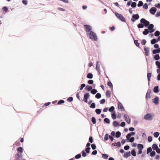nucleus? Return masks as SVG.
<instances>
[{
    "mask_svg": "<svg viewBox=\"0 0 160 160\" xmlns=\"http://www.w3.org/2000/svg\"><path fill=\"white\" fill-rule=\"evenodd\" d=\"M18 152L15 155V158L14 160H22L23 155L22 154L23 149L21 147H19L17 149Z\"/></svg>",
    "mask_w": 160,
    "mask_h": 160,
    "instance_id": "nucleus-1",
    "label": "nucleus"
},
{
    "mask_svg": "<svg viewBox=\"0 0 160 160\" xmlns=\"http://www.w3.org/2000/svg\"><path fill=\"white\" fill-rule=\"evenodd\" d=\"M90 38L92 40L96 41L98 39V38L95 33L92 31H90L89 33Z\"/></svg>",
    "mask_w": 160,
    "mask_h": 160,
    "instance_id": "nucleus-2",
    "label": "nucleus"
},
{
    "mask_svg": "<svg viewBox=\"0 0 160 160\" xmlns=\"http://www.w3.org/2000/svg\"><path fill=\"white\" fill-rule=\"evenodd\" d=\"M154 115L152 113H147L144 116V119L147 120H151L152 119Z\"/></svg>",
    "mask_w": 160,
    "mask_h": 160,
    "instance_id": "nucleus-3",
    "label": "nucleus"
},
{
    "mask_svg": "<svg viewBox=\"0 0 160 160\" xmlns=\"http://www.w3.org/2000/svg\"><path fill=\"white\" fill-rule=\"evenodd\" d=\"M115 14L116 16L117 17V18L122 21L123 22H125L126 21V19L125 18L122 14H120L118 12H116L115 13Z\"/></svg>",
    "mask_w": 160,
    "mask_h": 160,
    "instance_id": "nucleus-4",
    "label": "nucleus"
},
{
    "mask_svg": "<svg viewBox=\"0 0 160 160\" xmlns=\"http://www.w3.org/2000/svg\"><path fill=\"white\" fill-rule=\"evenodd\" d=\"M140 22L144 24L145 26L147 27V26L149 25V22L148 21L146 20L144 18H142L140 20Z\"/></svg>",
    "mask_w": 160,
    "mask_h": 160,
    "instance_id": "nucleus-5",
    "label": "nucleus"
},
{
    "mask_svg": "<svg viewBox=\"0 0 160 160\" xmlns=\"http://www.w3.org/2000/svg\"><path fill=\"white\" fill-rule=\"evenodd\" d=\"M89 97V95L88 93H86L84 95V98L83 99V101L87 103L88 102L87 99Z\"/></svg>",
    "mask_w": 160,
    "mask_h": 160,
    "instance_id": "nucleus-6",
    "label": "nucleus"
},
{
    "mask_svg": "<svg viewBox=\"0 0 160 160\" xmlns=\"http://www.w3.org/2000/svg\"><path fill=\"white\" fill-rule=\"evenodd\" d=\"M84 27L87 32H89L92 30V27L89 25H85Z\"/></svg>",
    "mask_w": 160,
    "mask_h": 160,
    "instance_id": "nucleus-7",
    "label": "nucleus"
},
{
    "mask_svg": "<svg viewBox=\"0 0 160 160\" xmlns=\"http://www.w3.org/2000/svg\"><path fill=\"white\" fill-rule=\"evenodd\" d=\"M124 117L127 123L128 124H130L131 122V121L129 116L127 114H124Z\"/></svg>",
    "mask_w": 160,
    "mask_h": 160,
    "instance_id": "nucleus-8",
    "label": "nucleus"
},
{
    "mask_svg": "<svg viewBox=\"0 0 160 160\" xmlns=\"http://www.w3.org/2000/svg\"><path fill=\"white\" fill-rule=\"evenodd\" d=\"M139 18V15L138 14H135L132 16L131 18V21L132 22H135L136 20L138 19Z\"/></svg>",
    "mask_w": 160,
    "mask_h": 160,
    "instance_id": "nucleus-9",
    "label": "nucleus"
},
{
    "mask_svg": "<svg viewBox=\"0 0 160 160\" xmlns=\"http://www.w3.org/2000/svg\"><path fill=\"white\" fill-rule=\"evenodd\" d=\"M153 24H151L149 25L148 29L149 30V32L150 33H152L155 30L153 28Z\"/></svg>",
    "mask_w": 160,
    "mask_h": 160,
    "instance_id": "nucleus-10",
    "label": "nucleus"
},
{
    "mask_svg": "<svg viewBox=\"0 0 160 160\" xmlns=\"http://www.w3.org/2000/svg\"><path fill=\"white\" fill-rule=\"evenodd\" d=\"M157 9L155 7H152L150 10V12L152 14H154L156 12Z\"/></svg>",
    "mask_w": 160,
    "mask_h": 160,
    "instance_id": "nucleus-11",
    "label": "nucleus"
},
{
    "mask_svg": "<svg viewBox=\"0 0 160 160\" xmlns=\"http://www.w3.org/2000/svg\"><path fill=\"white\" fill-rule=\"evenodd\" d=\"M96 69L99 72V74H100V65L99 64V62L98 61L96 62Z\"/></svg>",
    "mask_w": 160,
    "mask_h": 160,
    "instance_id": "nucleus-12",
    "label": "nucleus"
},
{
    "mask_svg": "<svg viewBox=\"0 0 160 160\" xmlns=\"http://www.w3.org/2000/svg\"><path fill=\"white\" fill-rule=\"evenodd\" d=\"M118 109H120L121 111H123L124 110V108L123 107L122 105L120 102H119L118 103Z\"/></svg>",
    "mask_w": 160,
    "mask_h": 160,
    "instance_id": "nucleus-13",
    "label": "nucleus"
},
{
    "mask_svg": "<svg viewBox=\"0 0 160 160\" xmlns=\"http://www.w3.org/2000/svg\"><path fill=\"white\" fill-rule=\"evenodd\" d=\"M158 100L159 98L158 97H157L153 99L152 102L156 105H158Z\"/></svg>",
    "mask_w": 160,
    "mask_h": 160,
    "instance_id": "nucleus-14",
    "label": "nucleus"
},
{
    "mask_svg": "<svg viewBox=\"0 0 160 160\" xmlns=\"http://www.w3.org/2000/svg\"><path fill=\"white\" fill-rule=\"evenodd\" d=\"M131 155V152H126L123 155V157L125 158H128Z\"/></svg>",
    "mask_w": 160,
    "mask_h": 160,
    "instance_id": "nucleus-15",
    "label": "nucleus"
},
{
    "mask_svg": "<svg viewBox=\"0 0 160 160\" xmlns=\"http://www.w3.org/2000/svg\"><path fill=\"white\" fill-rule=\"evenodd\" d=\"M145 51V54L146 56H148L149 54V48L147 47H145L144 48Z\"/></svg>",
    "mask_w": 160,
    "mask_h": 160,
    "instance_id": "nucleus-16",
    "label": "nucleus"
},
{
    "mask_svg": "<svg viewBox=\"0 0 160 160\" xmlns=\"http://www.w3.org/2000/svg\"><path fill=\"white\" fill-rule=\"evenodd\" d=\"M137 147L139 150H142L143 148V145L141 144H138L137 145Z\"/></svg>",
    "mask_w": 160,
    "mask_h": 160,
    "instance_id": "nucleus-17",
    "label": "nucleus"
},
{
    "mask_svg": "<svg viewBox=\"0 0 160 160\" xmlns=\"http://www.w3.org/2000/svg\"><path fill=\"white\" fill-rule=\"evenodd\" d=\"M160 52V48H158L157 49L154 50L152 51V53L153 54H156L159 53Z\"/></svg>",
    "mask_w": 160,
    "mask_h": 160,
    "instance_id": "nucleus-18",
    "label": "nucleus"
},
{
    "mask_svg": "<svg viewBox=\"0 0 160 160\" xmlns=\"http://www.w3.org/2000/svg\"><path fill=\"white\" fill-rule=\"evenodd\" d=\"M85 89L88 91H91L92 89V87L91 86L87 85L85 88Z\"/></svg>",
    "mask_w": 160,
    "mask_h": 160,
    "instance_id": "nucleus-19",
    "label": "nucleus"
},
{
    "mask_svg": "<svg viewBox=\"0 0 160 160\" xmlns=\"http://www.w3.org/2000/svg\"><path fill=\"white\" fill-rule=\"evenodd\" d=\"M112 145L114 146H117L118 147H121V144L120 142H118L117 143L115 142L113 143L112 144Z\"/></svg>",
    "mask_w": 160,
    "mask_h": 160,
    "instance_id": "nucleus-20",
    "label": "nucleus"
},
{
    "mask_svg": "<svg viewBox=\"0 0 160 160\" xmlns=\"http://www.w3.org/2000/svg\"><path fill=\"white\" fill-rule=\"evenodd\" d=\"M150 98V91L149 92H148L146 94V98L148 99Z\"/></svg>",
    "mask_w": 160,
    "mask_h": 160,
    "instance_id": "nucleus-21",
    "label": "nucleus"
},
{
    "mask_svg": "<svg viewBox=\"0 0 160 160\" xmlns=\"http://www.w3.org/2000/svg\"><path fill=\"white\" fill-rule=\"evenodd\" d=\"M153 92L155 93H157L158 92V86H155L154 87Z\"/></svg>",
    "mask_w": 160,
    "mask_h": 160,
    "instance_id": "nucleus-22",
    "label": "nucleus"
},
{
    "mask_svg": "<svg viewBox=\"0 0 160 160\" xmlns=\"http://www.w3.org/2000/svg\"><path fill=\"white\" fill-rule=\"evenodd\" d=\"M149 32V30L148 29H146L143 32V34L144 35H146L148 34Z\"/></svg>",
    "mask_w": 160,
    "mask_h": 160,
    "instance_id": "nucleus-23",
    "label": "nucleus"
},
{
    "mask_svg": "<svg viewBox=\"0 0 160 160\" xmlns=\"http://www.w3.org/2000/svg\"><path fill=\"white\" fill-rule=\"evenodd\" d=\"M158 148V146L155 144H153L152 145V148L153 150H156Z\"/></svg>",
    "mask_w": 160,
    "mask_h": 160,
    "instance_id": "nucleus-24",
    "label": "nucleus"
},
{
    "mask_svg": "<svg viewBox=\"0 0 160 160\" xmlns=\"http://www.w3.org/2000/svg\"><path fill=\"white\" fill-rule=\"evenodd\" d=\"M151 73H148L147 74V78L148 81H149L150 80L151 78Z\"/></svg>",
    "mask_w": 160,
    "mask_h": 160,
    "instance_id": "nucleus-25",
    "label": "nucleus"
},
{
    "mask_svg": "<svg viewBox=\"0 0 160 160\" xmlns=\"http://www.w3.org/2000/svg\"><path fill=\"white\" fill-rule=\"evenodd\" d=\"M154 59L156 60H158L160 59V56L158 54H156L154 56Z\"/></svg>",
    "mask_w": 160,
    "mask_h": 160,
    "instance_id": "nucleus-26",
    "label": "nucleus"
},
{
    "mask_svg": "<svg viewBox=\"0 0 160 160\" xmlns=\"http://www.w3.org/2000/svg\"><path fill=\"white\" fill-rule=\"evenodd\" d=\"M93 77V75L91 73H89L87 75V78H88L91 79Z\"/></svg>",
    "mask_w": 160,
    "mask_h": 160,
    "instance_id": "nucleus-27",
    "label": "nucleus"
},
{
    "mask_svg": "<svg viewBox=\"0 0 160 160\" xmlns=\"http://www.w3.org/2000/svg\"><path fill=\"white\" fill-rule=\"evenodd\" d=\"M158 42L155 39H153L151 41V43L152 44H154Z\"/></svg>",
    "mask_w": 160,
    "mask_h": 160,
    "instance_id": "nucleus-28",
    "label": "nucleus"
},
{
    "mask_svg": "<svg viewBox=\"0 0 160 160\" xmlns=\"http://www.w3.org/2000/svg\"><path fill=\"white\" fill-rule=\"evenodd\" d=\"M121 135V133L119 131H118L116 133V137L117 138H119L120 136Z\"/></svg>",
    "mask_w": 160,
    "mask_h": 160,
    "instance_id": "nucleus-29",
    "label": "nucleus"
},
{
    "mask_svg": "<svg viewBox=\"0 0 160 160\" xmlns=\"http://www.w3.org/2000/svg\"><path fill=\"white\" fill-rule=\"evenodd\" d=\"M111 92L109 91H108L106 92V95L107 97L109 98L110 97Z\"/></svg>",
    "mask_w": 160,
    "mask_h": 160,
    "instance_id": "nucleus-30",
    "label": "nucleus"
},
{
    "mask_svg": "<svg viewBox=\"0 0 160 160\" xmlns=\"http://www.w3.org/2000/svg\"><path fill=\"white\" fill-rule=\"evenodd\" d=\"M97 92V90L95 89H93L91 90V92L92 94H96Z\"/></svg>",
    "mask_w": 160,
    "mask_h": 160,
    "instance_id": "nucleus-31",
    "label": "nucleus"
},
{
    "mask_svg": "<svg viewBox=\"0 0 160 160\" xmlns=\"http://www.w3.org/2000/svg\"><path fill=\"white\" fill-rule=\"evenodd\" d=\"M101 94L99 93H97L95 95L96 98L99 99L101 98Z\"/></svg>",
    "mask_w": 160,
    "mask_h": 160,
    "instance_id": "nucleus-32",
    "label": "nucleus"
},
{
    "mask_svg": "<svg viewBox=\"0 0 160 160\" xmlns=\"http://www.w3.org/2000/svg\"><path fill=\"white\" fill-rule=\"evenodd\" d=\"M95 112L97 114H99L101 112V110L99 109H97L95 110Z\"/></svg>",
    "mask_w": 160,
    "mask_h": 160,
    "instance_id": "nucleus-33",
    "label": "nucleus"
},
{
    "mask_svg": "<svg viewBox=\"0 0 160 160\" xmlns=\"http://www.w3.org/2000/svg\"><path fill=\"white\" fill-rule=\"evenodd\" d=\"M159 135V132H155L153 134V135H154V137H155L156 138H157L158 136Z\"/></svg>",
    "mask_w": 160,
    "mask_h": 160,
    "instance_id": "nucleus-34",
    "label": "nucleus"
},
{
    "mask_svg": "<svg viewBox=\"0 0 160 160\" xmlns=\"http://www.w3.org/2000/svg\"><path fill=\"white\" fill-rule=\"evenodd\" d=\"M112 118L114 120L116 118V116L114 112L112 114Z\"/></svg>",
    "mask_w": 160,
    "mask_h": 160,
    "instance_id": "nucleus-35",
    "label": "nucleus"
},
{
    "mask_svg": "<svg viewBox=\"0 0 160 160\" xmlns=\"http://www.w3.org/2000/svg\"><path fill=\"white\" fill-rule=\"evenodd\" d=\"M95 104L94 102L92 103L91 105L90 106V107L91 108H95Z\"/></svg>",
    "mask_w": 160,
    "mask_h": 160,
    "instance_id": "nucleus-36",
    "label": "nucleus"
},
{
    "mask_svg": "<svg viewBox=\"0 0 160 160\" xmlns=\"http://www.w3.org/2000/svg\"><path fill=\"white\" fill-rule=\"evenodd\" d=\"M113 125L115 127H117L119 125V123L117 121H114L113 123Z\"/></svg>",
    "mask_w": 160,
    "mask_h": 160,
    "instance_id": "nucleus-37",
    "label": "nucleus"
},
{
    "mask_svg": "<svg viewBox=\"0 0 160 160\" xmlns=\"http://www.w3.org/2000/svg\"><path fill=\"white\" fill-rule=\"evenodd\" d=\"M102 157L103 158L105 159H107L108 158V156L107 155L104 154H103L102 155Z\"/></svg>",
    "mask_w": 160,
    "mask_h": 160,
    "instance_id": "nucleus-38",
    "label": "nucleus"
},
{
    "mask_svg": "<svg viewBox=\"0 0 160 160\" xmlns=\"http://www.w3.org/2000/svg\"><path fill=\"white\" fill-rule=\"evenodd\" d=\"M156 65L158 67V68L160 69V62L159 61H156L155 62Z\"/></svg>",
    "mask_w": 160,
    "mask_h": 160,
    "instance_id": "nucleus-39",
    "label": "nucleus"
},
{
    "mask_svg": "<svg viewBox=\"0 0 160 160\" xmlns=\"http://www.w3.org/2000/svg\"><path fill=\"white\" fill-rule=\"evenodd\" d=\"M152 151V148L151 147L148 148L147 149V153L148 154L150 152H151Z\"/></svg>",
    "mask_w": 160,
    "mask_h": 160,
    "instance_id": "nucleus-40",
    "label": "nucleus"
},
{
    "mask_svg": "<svg viewBox=\"0 0 160 160\" xmlns=\"http://www.w3.org/2000/svg\"><path fill=\"white\" fill-rule=\"evenodd\" d=\"M104 121L107 123H110L109 120L108 118H105L104 120Z\"/></svg>",
    "mask_w": 160,
    "mask_h": 160,
    "instance_id": "nucleus-41",
    "label": "nucleus"
},
{
    "mask_svg": "<svg viewBox=\"0 0 160 160\" xmlns=\"http://www.w3.org/2000/svg\"><path fill=\"white\" fill-rule=\"evenodd\" d=\"M138 27L139 28H143L144 27V25L142 23H139L138 24Z\"/></svg>",
    "mask_w": 160,
    "mask_h": 160,
    "instance_id": "nucleus-42",
    "label": "nucleus"
},
{
    "mask_svg": "<svg viewBox=\"0 0 160 160\" xmlns=\"http://www.w3.org/2000/svg\"><path fill=\"white\" fill-rule=\"evenodd\" d=\"M160 35V32L158 31H156L154 33V35L156 36H158Z\"/></svg>",
    "mask_w": 160,
    "mask_h": 160,
    "instance_id": "nucleus-43",
    "label": "nucleus"
},
{
    "mask_svg": "<svg viewBox=\"0 0 160 160\" xmlns=\"http://www.w3.org/2000/svg\"><path fill=\"white\" fill-rule=\"evenodd\" d=\"M131 154L133 156H136V153L134 149L132 151Z\"/></svg>",
    "mask_w": 160,
    "mask_h": 160,
    "instance_id": "nucleus-44",
    "label": "nucleus"
},
{
    "mask_svg": "<svg viewBox=\"0 0 160 160\" xmlns=\"http://www.w3.org/2000/svg\"><path fill=\"white\" fill-rule=\"evenodd\" d=\"M92 121L93 124L96 123V119L95 117H93L92 118Z\"/></svg>",
    "mask_w": 160,
    "mask_h": 160,
    "instance_id": "nucleus-45",
    "label": "nucleus"
},
{
    "mask_svg": "<svg viewBox=\"0 0 160 160\" xmlns=\"http://www.w3.org/2000/svg\"><path fill=\"white\" fill-rule=\"evenodd\" d=\"M86 85L85 84H82L81 85L80 89V90H82L83 89L84 87Z\"/></svg>",
    "mask_w": 160,
    "mask_h": 160,
    "instance_id": "nucleus-46",
    "label": "nucleus"
},
{
    "mask_svg": "<svg viewBox=\"0 0 160 160\" xmlns=\"http://www.w3.org/2000/svg\"><path fill=\"white\" fill-rule=\"evenodd\" d=\"M136 5H137V4L135 2H132L131 4V7L132 8H135L136 6Z\"/></svg>",
    "mask_w": 160,
    "mask_h": 160,
    "instance_id": "nucleus-47",
    "label": "nucleus"
},
{
    "mask_svg": "<svg viewBox=\"0 0 160 160\" xmlns=\"http://www.w3.org/2000/svg\"><path fill=\"white\" fill-rule=\"evenodd\" d=\"M114 110V108L113 106L111 107L109 109V111L110 112H113Z\"/></svg>",
    "mask_w": 160,
    "mask_h": 160,
    "instance_id": "nucleus-48",
    "label": "nucleus"
},
{
    "mask_svg": "<svg viewBox=\"0 0 160 160\" xmlns=\"http://www.w3.org/2000/svg\"><path fill=\"white\" fill-rule=\"evenodd\" d=\"M109 136L108 134H106L105 136L104 139L106 140H107L108 139Z\"/></svg>",
    "mask_w": 160,
    "mask_h": 160,
    "instance_id": "nucleus-49",
    "label": "nucleus"
},
{
    "mask_svg": "<svg viewBox=\"0 0 160 160\" xmlns=\"http://www.w3.org/2000/svg\"><path fill=\"white\" fill-rule=\"evenodd\" d=\"M143 3L141 1H139L138 3V7H140L142 6Z\"/></svg>",
    "mask_w": 160,
    "mask_h": 160,
    "instance_id": "nucleus-50",
    "label": "nucleus"
},
{
    "mask_svg": "<svg viewBox=\"0 0 160 160\" xmlns=\"http://www.w3.org/2000/svg\"><path fill=\"white\" fill-rule=\"evenodd\" d=\"M146 42V41L145 39H143L141 42V44L142 45H145Z\"/></svg>",
    "mask_w": 160,
    "mask_h": 160,
    "instance_id": "nucleus-51",
    "label": "nucleus"
},
{
    "mask_svg": "<svg viewBox=\"0 0 160 160\" xmlns=\"http://www.w3.org/2000/svg\"><path fill=\"white\" fill-rule=\"evenodd\" d=\"M90 148H87L85 149V151L87 153H89L90 152Z\"/></svg>",
    "mask_w": 160,
    "mask_h": 160,
    "instance_id": "nucleus-52",
    "label": "nucleus"
},
{
    "mask_svg": "<svg viewBox=\"0 0 160 160\" xmlns=\"http://www.w3.org/2000/svg\"><path fill=\"white\" fill-rule=\"evenodd\" d=\"M64 101L63 100H60L58 102V105L62 103H64Z\"/></svg>",
    "mask_w": 160,
    "mask_h": 160,
    "instance_id": "nucleus-53",
    "label": "nucleus"
},
{
    "mask_svg": "<svg viewBox=\"0 0 160 160\" xmlns=\"http://www.w3.org/2000/svg\"><path fill=\"white\" fill-rule=\"evenodd\" d=\"M91 147L92 149L94 150L96 148V146L95 144H92L91 145Z\"/></svg>",
    "mask_w": 160,
    "mask_h": 160,
    "instance_id": "nucleus-54",
    "label": "nucleus"
},
{
    "mask_svg": "<svg viewBox=\"0 0 160 160\" xmlns=\"http://www.w3.org/2000/svg\"><path fill=\"white\" fill-rule=\"evenodd\" d=\"M134 42L135 44V45L137 46H139V43H138V40H134Z\"/></svg>",
    "mask_w": 160,
    "mask_h": 160,
    "instance_id": "nucleus-55",
    "label": "nucleus"
},
{
    "mask_svg": "<svg viewBox=\"0 0 160 160\" xmlns=\"http://www.w3.org/2000/svg\"><path fill=\"white\" fill-rule=\"evenodd\" d=\"M81 156L80 154H78L75 156V158L76 159H78L81 158Z\"/></svg>",
    "mask_w": 160,
    "mask_h": 160,
    "instance_id": "nucleus-56",
    "label": "nucleus"
},
{
    "mask_svg": "<svg viewBox=\"0 0 160 160\" xmlns=\"http://www.w3.org/2000/svg\"><path fill=\"white\" fill-rule=\"evenodd\" d=\"M143 7L145 9H147L148 8V5L147 3H145L143 5Z\"/></svg>",
    "mask_w": 160,
    "mask_h": 160,
    "instance_id": "nucleus-57",
    "label": "nucleus"
},
{
    "mask_svg": "<svg viewBox=\"0 0 160 160\" xmlns=\"http://www.w3.org/2000/svg\"><path fill=\"white\" fill-rule=\"evenodd\" d=\"M156 152L155 151H152L150 153V156L151 157H153L155 155Z\"/></svg>",
    "mask_w": 160,
    "mask_h": 160,
    "instance_id": "nucleus-58",
    "label": "nucleus"
},
{
    "mask_svg": "<svg viewBox=\"0 0 160 160\" xmlns=\"http://www.w3.org/2000/svg\"><path fill=\"white\" fill-rule=\"evenodd\" d=\"M82 155L84 157H85L86 156V153L84 151H82Z\"/></svg>",
    "mask_w": 160,
    "mask_h": 160,
    "instance_id": "nucleus-59",
    "label": "nucleus"
},
{
    "mask_svg": "<svg viewBox=\"0 0 160 160\" xmlns=\"http://www.w3.org/2000/svg\"><path fill=\"white\" fill-rule=\"evenodd\" d=\"M2 9L5 12H7L8 10V8L6 7H3L2 8Z\"/></svg>",
    "mask_w": 160,
    "mask_h": 160,
    "instance_id": "nucleus-60",
    "label": "nucleus"
},
{
    "mask_svg": "<svg viewBox=\"0 0 160 160\" xmlns=\"http://www.w3.org/2000/svg\"><path fill=\"white\" fill-rule=\"evenodd\" d=\"M148 140L149 142H151L152 141V137L151 136H149L148 138Z\"/></svg>",
    "mask_w": 160,
    "mask_h": 160,
    "instance_id": "nucleus-61",
    "label": "nucleus"
},
{
    "mask_svg": "<svg viewBox=\"0 0 160 160\" xmlns=\"http://www.w3.org/2000/svg\"><path fill=\"white\" fill-rule=\"evenodd\" d=\"M67 100L68 102H71L73 100V98L71 97H69L67 99Z\"/></svg>",
    "mask_w": 160,
    "mask_h": 160,
    "instance_id": "nucleus-62",
    "label": "nucleus"
},
{
    "mask_svg": "<svg viewBox=\"0 0 160 160\" xmlns=\"http://www.w3.org/2000/svg\"><path fill=\"white\" fill-rule=\"evenodd\" d=\"M105 102V99H102L100 101V103L101 104H104Z\"/></svg>",
    "mask_w": 160,
    "mask_h": 160,
    "instance_id": "nucleus-63",
    "label": "nucleus"
},
{
    "mask_svg": "<svg viewBox=\"0 0 160 160\" xmlns=\"http://www.w3.org/2000/svg\"><path fill=\"white\" fill-rule=\"evenodd\" d=\"M134 140V138L133 137H132L129 140V142H133Z\"/></svg>",
    "mask_w": 160,
    "mask_h": 160,
    "instance_id": "nucleus-64",
    "label": "nucleus"
}]
</instances>
